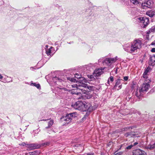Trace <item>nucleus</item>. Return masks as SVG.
Wrapping results in <instances>:
<instances>
[{"mask_svg":"<svg viewBox=\"0 0 155 155\" xmlns=\"http://www.w3.org/2000/svg\"><path fill=\"white\" fill-rule=\"evenodd\" d=\"M87 155H94L93 153H88L87 154Z\"/></svg>","mask_w":155,"mask_h":155,"instance_id":"a19ab883","label":"nucleus"},{"mask_svg":"<svg viewBox=\"0 0 155 155\" xmlns=\"http://www.w3.org/2000/svg\"><path fill=\"white\" fill-rule=\"evenodd\" d=\"M131 87L132 90H135L136 87V82L135 81H133L132 82Z\"/></svg>","mask_w":155,"mask_h":155,"instance_id":"393cba45","label":"nucleus"},{"mask_svg":"<svg viewBox=\"0 0 155 155\" xmlns=\"http://www.w3.org/2000/svg\"><path fill=\"white\" fill-rule=\"evenodd\" d=\"M136 5L139 4V2L137 0H136Z\"/></svg>","mask_w":155,"mask_h":155,"instance_id":"a18cd8bd","label":"nucleus"},{"mask_svg":"<svg viewBox=\"0 0 155 155\" xmlns=\"http://www.w3.org/2000/svg\"><path fill=\"white\" fill-rule=\"evenodd\" d=\"M103 73L102 70L101 69H96L94 71L93 74L94 76L97 78V77L100 76Z\"/></svg>","mask_w":155,"mask_h":155,"instance_id":"f8f14e48","label":"nucleus"},{"mask_svg":"<svg viewBox=\"0 0 155 155\" xmlns=\"http://www.w3.org/2000/svg\"><path fill=\"white\" fill-rule=\"evenodd\" d=\"M148 70L146 69L145 70L143 73V78L145 79L146 78H147V79H149L147 77V73H148Z\"/></svg>","mask_w":155,"mask_h":155,"instance_id":"b1692460","label":"nucleus"},{"mask_svg":"<svg viewBox=\"0 0 155 155\" xmlns=\"http://www.w3.org/2000/svg\"><path fill=\"white\" fill-rule=\"evenodd\" d=\"M138 134H136V137H140V135H138V136H137V135Z\"/></svg>","mask_w":155,"mask_h":155,"instance_id":"49530a36","label":"nucleus"},{"mask_svg":"<svg viewBox=\"0 0 155 155\" xmlns=\"http://www.w3.org/2000/svg\"><path fill=\"white\" fill-rule=\"evenodd\" d=\"M121 80L118 79L116 81L114 87V89L118 90L121 89L122 88V84L120 82V80Z\"/></svg>","mask_w":155,"mask_h":155,"instance_id":"9b49d317","label":"nucleus"},{"mask_svg":"<svg viewBox=\"0 0 155 155\" xmlns=\"http://www.w3.org/2000/svg\"><path fill=\"white\" fill-rule=\"evenodd\" d=\"M129 135H130V134L129 133H126L125 134V136L126 137H127Z\"/></svg>","mask_w":155,"mask_h":155,"instance_id":"58836bf2","label":"nucleus"},{"mask_svg":"<svg viewBox=\"0 0 155 155\" xmlns=\"http://www.w3.org/2000/svg\"><path fill=\"white\" fill-rule=\"evenodd\" d=\"M117 68L115 70V74H117Z\"/></svg>","mask_w":155,"mask_h":155,"instance_id":"79ce46f5","label":"nucleus"},{"mask_svg":"<svg viewBox=\"0 0 155 155\" xmlns=\"http://www.w3.org/2000/svg\"><path fill=\"white\" fill-rule=\"evenodd\" d=\"M50 144V142H46L45 143H42L41 144H39L38 146H36L37 144H33V147H34L33 148H37L39 147H40L41 146H46L47 145H48L49 144Z\"/></svg>","mask_w":155,"mask_h":155,"instance_id":"4468645a","label":"nucleus"},{"mask_svg":"<svg viewBox=\"0 0 155 155\" xmlns=\"http://www.w3.org/2000/svg\"><path fill=\"white\" fill-rule=\"evenodd\" d=\"M88 117V115L87 114H85L84 117L82 118V119L84 120L85 119H86Z\"/></svg>","mask_w":155,"mask_h":155,"instance_id":"72a5a7b5","label":"nucleus"},{"mask_svg":"<svg viewBox=\"0 0 155 155\" xmlns=\"http://www.w3.org/2000/svg\"><path fill=\"white\" fill-rule=\"evenodd\" d=\"M133 9H135V8H133ZM131 15H133V16H135V9H134V11H131ZM135 17L134 16V18H135Z\"/></svg>","mask_w":155,"mask_h":155,"instance_id":"7c9ffc66","label":"nucleus"},{"mask_svg":"<svg viewBox=\"0 0 155 155\" xmlns=\"http://www.w3.org/2000/svg\"><path fill=\"white\" fill-rule=\"evenodd\" d=\"M123 47L125 51L133 54L136 50V40L130 43L125 44L123 46Z\"/></svg>","mask_w":155,"mask_h":155,"instance_id":"20e7f679","label":"nucleus"},{"mask_svg":"<svg viewBox=\"0 0 155 155\" xmlns=\"http://www.w3.org/2000/svg\"><path fill=\"white\" fill-rule=\"evenodd\" d=\"M150 45H155V40L152 42Z\"/></svg>","mask_w":155,"mask_h":155,"instance_id":"e433bc0d","label":"nucleus"},{"mask_svg":"<svg viewBox=\"0 0 155 155\" xmlns=\"http://www.w3.org/2000/svg\"><path fill=\"white\" fill-rule=\"evenodd\" d=\"M145 55H146L145 54L143 56V58L145 57Z\"/></svg>","mask_w":155,"mask_h":155,"instance_id":"8fccbe9b","label":"nucleus"},{"mask_svg":"<svg viewBox=\"0 0 155 155\" xmlns=\"http://www.w3.org/2000/svg\"><path fill=\"white\" fill-rule=\"evenodd\" d=\"M78 114L76 112H73L67 114L65 116H62L61 118V121L68 124L71 120L73 118L76 117Z\"/></svg>","mask_w":155,"mask_h":155,"instance_id":"39448f33","label":"nucleus"},{"mask_svg":"<svg viewBox=\"0 0 155 155\" xmlns=\"http://www.w3.org/2000/svg\"><path fill=\"white\" fill-rule=\"evenodd\" d=\"M79 80L80 82L79 83H78L77 84H81L82 83H84V82L87 83L88 82V80H87L84 77H81V76Z\"/></svg>","mask_w":155,"mask_h":155,"instance_id":"dca6fc26","label":"nucleus"},{"mask_svg":"<svg viewBox=\"0 0 155 155\" xmlns=\"http://www.w3.org/2000/svg\"><path fill=\"white\" fill-rule=\"evenodd\" d=\"M153 32L152 29L151 28H150L148 31H147V34L148 35H149L150 34L151 32Z\"/></svg>","mask_w":155,"mask_h":155,"instance_id":"cd10ccee","label":"nucleus"},{"mask_svg":"<svg viewBox=\"0 0 155 155\" xmlns=\"http://www.w3.org/2000/svg\"><path fill=\"white\" fill-rule=\"evenodd\" d=\"M85 92H82V97L83 99L85 100L86 99H90L93 97V92L92 91H87L85 90Z\"/></svg>","mask_w":155,"mask_h":155,"instance_id":"1a4fd4ad","label":"nucleus"},{"mask_svg":"<svg viewBox=\"0 0 155 155\" xmlns=\"http://www.w3.org/2000/svg\"><path fill=\"white\" fill-rule=\"evenodd\" d=\"M99 62H101V59H99Z\"/></svg>","mask_w":155,"mask_h":155,"instance_id":"3c124183","label":"nucleus"},{"mask_svg":"<svg viewBox=\"0 0 155 155\" xmlns=\"http://www.w3.org/2000/svg\"><path fill=\"white\" fill-rule=\"evenodd\" d=\"M122 154V152H120L119 153H116L117 155H121Z\"/></svg>","mask_w":155,"mask_h":155,"instance_id":"4c0bfd02","label":"nucleus"},{"mask_svg":"<svg viewBox=\"0 0 155 155\" xmlns=\"http://www.w3.org/2000/svg\"><path fill=\"white\" fill-rule=\"evenodd\" d=\"M54 48L52 47L46 50V52L48 56L51 55V54L53 52Z\"/></svg>","mask_w":155,"mask_h":155,"instance_id":"2eb2a0df","label":"nucleus"},{"mask_svg":"<svg viewBox=\"0 0 155 155\" xmlns=\"http://www.w3.org/2000/svg\"><path fill=\"white\" fill-rule=\"evenodd\" d=\"M117 57L114 58H106L102 62L103 64H107L108 66H110L112 64L114 63L117 60Z\"/></svg>","mask_w":155,"mask_h":155,"instance_id":"6e6552de","label":"nucleus"},{"mask_svg":"<svg viewBox=\"0 0 155 155\" xmlns=\"http://www.w3.org/2000/svg\"><path fill=\"white\" fill-rule=\"evenodd\" d=\"M3 78V76H2V75L1 74H0V79L1 80H2Z\"/></svg>","mask_w":155,"mask_h":155,"instance_id":"ea45409f","label":"nucleus"},{"mask_svg":"<svg viewBox=\"0 0 155 155\" xmlns=\"http://www.w3.org/2000/svg\"><path fill=\"white\" fill-rule=\"evenodd\" d=\"M151 51L152 52H155V48H153L151 49Z\"/></svg>","mask_w":155,"mask_h":155,"instance_id":"c9c22d12","label":"nucleus"},{"mask_svg":"<svg viewBox=\"0 0 155 155\" xmlns=\"http://www.w3.org/2000/svg\"><path fill=\"white\" fill-rule=\"evenodd\" d=\"M71 106L76 109L83 111H87L91 112L93 109L91 104L87 103L85 101H78L75 103L72 104Z\"/></svg>","mask_w":155,"mask_h":155,"instance_id":"f257e3e1","label":"nucleus"},{"mask_svg":"<svg viewBox=\"0 0 155 155\" xmlns=\"http://www.w3.org/2000/svg\"><path fill=\"white\" fill-rule=\"evenodd\" d=\"M135 151V150H134L133 151V155H136V154H135L134 153Z\"/></svg>","mask_w":155,"mask_h":155,"instance_id":"37998d69","label":"nucleus"},{"mask_svg":"<svg viewBox=\"0 0 155 155\" xmlns=\"http://www.w3.org/2000/svg\"><path fill=\"white\" fill-rule=\"evenodd\" d=\"M81 75L80 74H76L74 75V77L77 78L79 79L80 78H81Z\"/></svg>","mask_w":155,"mask_h":155,"instance_id":"c85d7f7f","label":"nucleus"},{"mask_svg":"<svg viewBox=\"0 0 155 155\" xmlns=\"http://www.w3.org/2000/svg\"><path fill=\"white\" fill-rule=\"evenodd\" d=\"M130 2L133 4H135L136 3V0H130Z\"/></svg>","mask_w":155,"mask_h":155,"instance_id":"473e14b6","label":"nucleus"},{"mask_svg":"<svg viewBox=\"0 0 155 155\" xmlns=\"http://www.w3.org/2000/svg\"><path fill=\"white\" fill-rule=\"evenodd\" d=\"M44 120V121H45L46 120Z\"/></svg>","mask_w":155,"mask_h":155,"instance_id":"5fc2aeb1","label":"nucleus"},{"mask_svg":"<svg viewBox=\"0 0 155 155\" xmlns=\"http://www.w3.org/2000/svg\"><path fill=\"white\" fill-rule=\"evenodd\" d=\"M82 84H84L86 85L85 87H83V89H84L85 88H87L90 90H94L95 87L93 86H88L87 84L82 83L81 84L82 85Z\"/></svg>","mask_w":155,"mask_h":155,"instance_id":"aec40b11","label":"nucleus"},{"mask_svg":"<svg viewBox=\"0 0 155 155\" xmlns=\"http://www.w3.org/2000/svg\"><path fill=\"white\" fill-rule=\"evenodd\" d=\"M94 75L93 74V75H88L87 77L88 78L90 79L91 80L93 81L95 80V78L94 77Z\"/></svg>","mask_w":155,"mask_h":155,"instance_id":"a878e982","label":"nucleus"},{"mask_svg":"<svg viewBox=\"0 0 155 155\" xmlns=\"http://www.w3.org/2000/svg\"><path fill=\"white\" fill-rule=\"evenodd\" d=\"M151 81L150 79H147V78L145 80L144 83L142 84L141 87H140L139 89V92L140 93V96H138L137 93H136V97L139 99L138 100V101H139L141 99V95H143L142 94L141 92H144L147 91L150 87V85L149 83H150Z\"/></svg>","mask_w":155,"mask_h":155,"instance_id":"7ed1b4c3","label":"nucleus"},{"mask_svg":"<svg viewBox=\"0 0 155 155\" xmlns=\"http://www.w3.org/2000/svg\"><path fill=\"white\" fill-rule=\"evenodd\" d=\"M72 43H73V42H71L70 43H69V44H72Z\"/></svg>","mask_w":155,"mask_h":155,"instance_id":"de8ad7c7","label":"nucleus"},{"mask_svg":"<svg viewBox=\"0 0 155 155\" xmlns=\"http://www.w3.org/2000/svg\"><path fill=\"white\" fill-rule=\"evenodd\" d=\"M150 60L151 61V64L152 65L155 64V55H153L150 57Z\"/></svg>","mask_w":155,"mask_h":155,"instance_id":"f3484780","label":"nucleus"},{"mask_svg":"<svg viewBox=\"0 0 155 155\" xmlns=\"http://www.w3.org/2000/svg\"><path fill=\"white\" fill-rule=\"evenodd\" d=\"M136 155H146L144 151L140 149H136Z\"/></svg>","mask_w":155,"mask_h":155,"instance_id":"a211bd4d","label":"nucleus"},{"mask_svg":"<svg viewBox=\"0 0 155 155\" xmlns=\"http://www.w3.org/2000/svg\"><path fill=\"white\" fill-rule=\"evenodd\" d=\"M129 77L128 76H125L124 77L123 80H122L124 81H127L128 80Z\"/></svg>","mask_w":155,"mask_h":155,"instance_id":"c756f323","label":"nucleus"},{"mask_svg":"<svg viewBox=\"0 0 155 155\" xmlns=\"http://www.w3.org/2000/svg\"><path fill=\"white\" fill-rule=\"evenodd\" d=\"M11 82H12V80H11Z\"/></svg>","mask_w":155,"mask_h":155,"instance_id":"864d4df0","label":"nucleus"},{"mask_svg":"<svg viewBox=\"0 0 155 155\" xmlns=\"http://www.w3.org/2000/svg\"><path fill=\"white\" fill-rule=\"evenodd\" d=\"M151 28L152 29L153 32H155V26L152 27Z\"/></svg>","mask_w":155,"mask_h":155,"instance_id":"f704fd0d","label":"nucleus"},{"mask_svg":"<svg viewBox=\"0 0 155 155\" xmlns=\"http://www.w3.org/2000/svg\"><path fill=\"white\" fill-rule=\"evenodd\" d=\"M136 145H137L138 144V143H137V142H136Z\"/></svg>","mask_w":155,"mask_h":155,"instance_id":"603ef678","label":"nucleus"},{"mask_svg":"<svg viewBox=\"0 0 155 155\" xmlns=\"http://www.w3.org/2000/svg\"><path fill=\"white\" fill-rule=\"evenodd\" d=\"M146 14L151 18L153 17L155 15V10H152L148 11L146 12Z\"/></svg>","mask_w":155,"mask_h":155,"instance_id":"ddd939ff","label":"nucleus"},{"mask_svg":"<svg viewBox=\"0 0 155 155\" xmlns=\"http://www.w3.org/2000/svg\"><path fill=\"white\" fill-rule=\"evenodd\" d=\"M53 80L54 82L58 85L60 84L62 81H69L72 82H75L77 81L74 78H70L67 76H64L63 79L57 77H54L53 78Z\"/></svg>","mask_w":155,"mask_h":155,"instance_id":"423d86ee","label":"nucleus"},{"mask_svg":"<svg viewBox=\"0 0 155 155\" xmlns=\"http://www.w3.org/2000/svg\"><path fill=\"white\" fill-rule=\"evenodd\" d=\"M110 80L111 82H112L114 81V77L113 76H111L110 78L108 79L107 82V84L109 85L110 84Z\"/></svg>","mask_w":155,"mask_h":155,"instance_id":"bb28decb","label":"nucleus"},{"mask_svg":"<svg viewBox=\"0 0 155 155\" xmlns=\"http://www.w3.org/2000/svg\"><path fill=\"white\" fill-rule=\"evenodd\" d=\"M134 145H136V142L134 143Z\"/></svg>","mask_w":155,"mask_h":155,"instance_id":"09e8293b","label":"nucleus"},{"mask_svg":"<svg viewBox=\"0 0 155 155\" xmlns=\"http://www.w3.org/2000/svg\"><path fill=\"white\" fill-rule=\"evenodd\" d=\"M133 147V146L132 145H131L127 147H126V149H130Z\"/></svg>","mask_w":155,"mask_h":155,"instance_id":"2f4dec72","label":"nucleus"},{"mask_svg":"<svg viewBox=\"0 0 155 155\" xmlns=\"http://www.w3.org/2000/svg\"><path fill=\"white\" fill-rule=\"evenodd\" d=\"M153 2L152 0H148L144 3H142V5L143 7L145 6L148 8H151L152 7Z\"/></svg>","mask_w":155,"mask_h":155,"instance_id":"9d476101","label":"nucleus"},{"mask_svg":"<svg viewBox=\"0 0 155 155\" xmlns=\"http://www.w3.org/2000/svg\"><path fill=\"white\" fill-rule=\"evenodd\" d=\"M53 123L54 122L53 120H51L49 121L48 123V127H45L46 129H48L50 128L53 124Z\"/></svg>","mask_w":155,"mask_h":155,"instance_id":"5701e85b","label":"nucleus"},{"mask_svg":"<svg viewBox=\"0 0 155 155\" xmlns=\"http://www.w3.org/2000/svg\"><path fill=\"white\" fill-rule=\"evenodd\" d=\"M155 148V142L151 143L147 147V148L150 150L154 149Z\"/></svg>","mask_w":155,"mask_h":155,"instance_id":"412c9836","label":"nucleus"},{"mask_svg":"<svg viewBox=\"0 0 155 155\" xmlns=\"http://www.w3.org/2000/svg\"><path fill=\"white\" fill-rule=\"evenodd\" d=\"M141 47V41L140 40H136V49H140Z\"/></svg>","mask_w":155,"mask_h":155,"instance_id":"6ab92c4d","label":"nucleus"},{"mask_svg":"<svg viewBox=\"0 0 155 155\" xmlns=\"http://www.w3.org/2000/svg\"><path fill=\"white\" fill-rule=\"evenodd\" d=\"M31 85L34 86L38 89H39L40 87V85L39 84H37L36 83H33L32 81H31Z\"/></svg>","mask_w":155,"mask_h":155,"instance_id":"4be33fe9","label":"nucleus"},{"mask_svg":"<svg viewBox=\"0 0 155 155\" xmlns=\"http://www.w3.org/2000/svg\"><path fill=\"white\" fill-rule=\"evenodd\" d=\"M137 113L139 115H140V112L139 111H137V112H136V113Z\"/></svg>","mask_w":155,"mask_h":155,"instance_id":"c03bdc74","label":"nucleus"},{"mask_svg":"<svg viewBox=\"0 0 155 155\" xmlns=\"http://www.w3.org/2000/svg\"><path fill=\"white\" fill-rule=\"evenodd\" d=\"M136 20L143 24V28H145L149 24V22L148 18L145 17H137L136 18Z\"/></svg>","mask_w":155,"mask_h":155,"instance_id":"0eeeda50","label":"nucleus"},{"mask_svg":"<svg viewBox=\"0 0 155 155\" xmlns=\"http://www.w3.org/2000/svg\"><path fill=\"white\" fill-rule=\"evenodd\" d=\"M85 84H75L71 85L74 88L71 90V93L72 94L80 95H82V92H85V90L83 89V87H85Z\"/></svg>","mask_w":155,"mask_h":155,"instance_id":"f03ea898","label":"nucleus"}]
</instances>
